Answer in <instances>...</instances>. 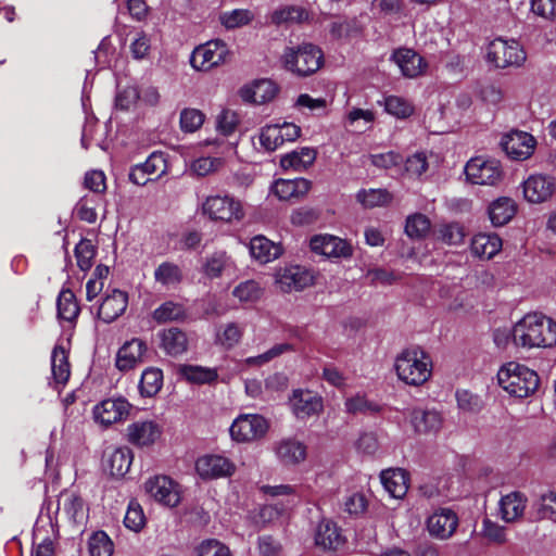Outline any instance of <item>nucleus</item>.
<instances>
[{
	"label": "nucleus",
	"mask_w": 556,
	"mask_h": 556,
	"mask_svg": "<svg viewBox=\"0 0 556 556\" xmlns=\"http://www.w3.org/2000/svg\"><path fill=\"white\" fill-rule=\"evenodd\" d=\"M129 403L122 397L103 400L93 409L94 419L108 427L125 419L129 413Z\"/></svg>",
	"instance_id": "17"
},
{
	"label": "nucleus",
	"mask_w": 556,
	"mask_h": 556,
	"mask_svg": "<svg viewBox=\"0 0 556 556\" xmlns=\"http://www.w3.org/2000/svg\"><path fill=\"white\" fill-rule=\"evenodd\" d=\"M132 458L134 455L129 447H117L108 455L104 468L113 477H123L129 471Z\"/></svg>",
	"instance_id": "32"
},
{
	"label": "nucleus",
	"mask_w": 556,
	"mask_h": 556,
	"mask_svg": "<svg viewBox=\"0 0 556 556\" xmlns=\"http://www.w3.org/2000/svg\"><path fill=\"white\" fill-rule=\"evenodd\" d=\"M51 370L54 383L65 384L71 376V366L68 363L67 352L61 346L56 345L51 355Z\"/></svg>",
	"instance_id": "38"
},
{
	"label": "nucleus",
	"mask_w": 556,
	"mask_h": 556,
	"mask_svg": "<svg viewBox=\"0 0 556 556\" xmlns=\"http://www.w3.org/2000/svg\"><path fill=\"white\" fill-rule=\"evenodd\" d=\"M268 421L258 414H242L231 424L229 432L236 442H251L263 438L268 430Z\"/></svg>",
	"instance_id": "11"
},
{
	"label": "nucleus",
	"mask_w": 556,
	"mask_h": 556,
	"mask_svg": "<svg viewBox=\"0 0 556 556\" xmlns=\"http://www.w3.org/2000/svg\"><path fill=\"white\" fill-rule=\"evenodd\" d=\"M438 233L440 240L451 245L460 244L465 237L464 229L458 224L443 225Z\"/></svg>",
	"instance_id": "59"
},
{
	"label": "nucleus",
	"mask_w": 556,
	"mask_h": 556,
	"mask_svg": "<svg viewBox=\"0 0 556 556\" xmlns=\"http://www.w3.org/2000/svg\"><path fill=\"white\" fill-rule=\"evenodd\" d=\"M278 93L277 85L270 79H257L252 84L244 86L240 90L243 101L264 104L275 99Z\"/></svg>",
	"instance_id": "24"
},
{
	"label": "nucleus",
	"mask_w": 556,
	"mask_h": 556,
	"mask_svg": "<svg viewBox=\"0 0 556 556\" xmlns=\"http://www.w3.org/2000/svg\"><path fill=\"white\" fill-rule=\"evenodd\" d=\"M232 295L241 303H254L262 298L263 288L255 280H245L235 287Z\"/></svg>",
	"instance_id": "44"
},
{
	"label": "nucleus",
	"mask_w": 556,
	"mask_h": 556,
	"mask_svg": "<svg viewBox=\"0 0 556 556\" xmlns=\"http://www.w3.org/2000/svg\"><path fill=\"white\" fill-rule=\"evenodd\" d=\"M143 170L148 173V176L154 179L159 178L166 172V161L161 153L153 152L144 163H142Z\"/></svg>",
	"instance_id": "61"
},
{
	"label": "nucleus",
	"mask_w": 556,
	"mask_h": 556,
	"mask_svg": "<svg viewBox=\"0 0 556 556\" xmlns=\"http://www.w3.org/2000/svg\"><path fill=\"white\" fill-rule=\"evenodd\" d=\"M282 62L289 72L300 77L316 73L324 64L323 51L313 43H303L298 48L288 47L282 54Z\"/></svg>",
	"instance_id": "4"
},
{
	"label": "nucleus",
	"mask_w": 556,
	"mask_h": 556,
	"mask_svg": "<svg viewBox=\"0 0 556 556\" xmlns=\"http://www.w3.org/2000/svg\"><path fill=\"white\" fill-rule=\"evenodd\" d=\"M292 410L299 419L318 415L323 410V400L308 390H295L290 399Z\"/></svg>",
	"instance_id": "22"
},
{
	"label": "nucleus",
	"mask_w": 556,
	"mask_h": 556,
	"mask_svg": "<svg viewBox=\"0 0 556 556\" xmlns=\"http://www.w3.org/2000/svg\"><path fill=\"white\" fill-rule=\"evenodd\" d=\"M59 509L74 522L81 523L87 517L83 498L74 492H64L60 495Z\"/></svg>",
	"instance_id": "37"
},
{
	"label": "nucleus",
	"mask_w": 556,
	"mask_h": 556,
	"mask_svg": "<svg viewBox=\"0 0 556 556\" xmlns=\"http://www.w3.org/2000/svg\"><path fill=\"white\" fill-rule=\"evenodd\" d=\"M523 197L530 203H543L556 192V178L547 174L530 175L522 184Z\"/></svg>",
	"instance_id": "13"
},
{
	"label": "nucleus",
	"mask_w": 556,
	"mask_h": 556,
	"mask_svg": "<svg viewBox=\"0 0 556 556\" xmlns=\"http://www.w3.org/2000/svg\"><path fill=\"white\" fill-rule=\"evenodd\" d=\"M276 281L285 292L300 291L313 283V275L304 267L290 266L277 274Z\"/></svg>",
	"instance_id": "23"
},
{
	"label": "nucleus",
	"mask_w": 556,
	"mask_h": 556,
	"mask_svg": "<svg viewBox=\"0 0 556 556\" xmlns=\"http://www.w3.org/2000/svg\"><path fill=\"white\" fill-rule=\"evenodd\" d=\"M513 340L527 349L551 348L556 344V323L541 313L527 314L514 326Z\"/></svg>",
	"instance_id": "1"
},
{
	"label": "nucleus",
	"mask_w": 556,
	"mask_h": 556,
	"mask_svg": "<svg viewBox=\"0 0 556 556\" xmlns=\"http://www.w3.org/2000/svg\"><path fill=\"white\" fill-rule=\"evenodd\" d=\"M275 454L283 465L293 466L305 460L307 450L303 442L288 438L276 443Z\"/></svg>",
	"instance_id": "25"
},
{
	"label": "nucleus",
	"mask_w": 556,
	"mask_h": 556,
	"mask_svg": "<svg viewBox=\"0 0 556 556\" xmlns=\"http://www.w3.org/2000/svg\"><path fill=\"white\" fill-rule=\"evenodd\" d=\"M541 518L556 520V492L542 495L539 504Z\"/></svg>",
	"instance_id": "64"
},
{
	"label": "nucleus",
	"mask_w": 556,
	"mask_h": 556,
	"mask_svg": "<svg viewBox=\"0 0 556 556\" xmlns=\"http://www.w3.org/2000/svg\"><path fill=\"white\" fill-rule=\"evenodd\" d=\"M146 523V517L142 507L136 501H130L124 518L126 528L134 532L140 531Z\"/></svg>",
	"instance_id": "56"
},
{
	"label": "nucleus",
	"mask_w": 556,
	"mask_h": 556,
	"mask_svg": "<svg viewBox=\"0 0 556 556\" xmlns=\"http://www.w3.org/2000/svg\"><path fill=\"white\" fill-rule=\"evenodd\" d=\"M384 490L394 498H403L408 490V476L404 469L391 468L380 475Z\"/></svg>",
	"instance_id": "29"
},
{
	"label": "nucleus",
	"mask_w": 556,
	"mask_h": 556,
	"mask_svg": "<svg viewBox=\"0 0 556 556\" xmlns=\"http://www.w3.org/2000/svg\"><path fill=\"white\" fill-rule=\"evenodd\" d=\"M410 422L417 433L435 434L442 428L443 419L438 410L415 408L410 414Z\"/></svg>",
	"instance_id": "26"
},
{
	"label": "nucleus",
	"mask_w": 556,
	"mask_h": 556,
	"mask_svg": "<svg viewBox=\"0 0 556 556\" xmlns=\"http://www.w3.org/2000/svg\"><path fill=\"white\" fill-rule=\"evenodd\" d=\"M501 146L510 159L525 161L533 154L536 140L526 131L514 130L502 137Z\"/></svg>",
	"instance_id": "14"
},
{
	"label": "nucleus",
	"mask_w": 556,
	"mask_h": 556,
	"mask_svg": "<svg viewBox=\"0 0 556 556\" xmlns=\"http://www.w3.org/2000/svg\"><path fill=\"white\" fill-rule=\"evenodd\" d=\"M251 256L262 264L276 260L281 254V247L263 236L254 237L250 242Z\"/></svg>",
	"instance_id": "35"
},
{
	"label": "nucleus",
	"mask_w": 556,
	"mask_h": 556,
	"mask_svg": "<svg viewBox=\"0 0 556 556\" xmlns=\"http://www.w3.org/2000/svg\"><path fill=\"white\" fill-rule=\"evenodd\" d=\"M357 200L366 207H375L388 204L391 194L384 189L362 190L357 193Z\"/></svg>",
	"instance_id": "55"
},
{
	"label": "nucleus",
	"mask_w": 556,
	"mask_h": 556,
	"mask_svg": "<svg viewBox=\"0 0 556 556\" xmlns=\"http://www.w3.org/2000/svg\"><path fill=\"white\" fill-rule=\"evenodd\" d=\"M88 549L90 556H112L114 544L105 532L98 531L89 538Z\"/></svg>",
	"instance_id": "46"
},
{
	"label": "nucleus",
	"mask_w": 556,
	"mask_h": 556,
	"mask_svg": "<svg viewBox=\"0 0 556 556\" xmlns=\"http://www.w3.org/2000/svg\"><path fill=\"white\" fill-rule=\"evenodd\" d=\"M178 374L192 383H212L216 381L218 374L215 368L198 365H179Z\"/></svg>",
	"instance_id": "40"
},
{
	"label": "nucleus",
	"mask_w": 556,
	"mask_h": 556,
	"mask_svg": "<svg viewBox=\"0 0 556 556\" xmlns=\"http://www.w3.org/2000/svg\"><path fill=\"white\" fill-rule=\"evenodd\" d=\"M163 386V371L156 367H149L143 370L139 383V391L143 396H154Z\"/></svg>",
	"instance_id": "42"
},
{
	"label": "nucleus",
	"mask_w": 556,
	"mask_h": 556,
	"mask_svg": "<svg viewBox=\"0 0 556 556\" xmlns=\"http://www.w3.org/2000/svg\"><path fill=\"white\" fill-rule=\"evenodd\" d=\"M147 344L140 339L125 342L117 351L115 366L119 371H128L143 362Z\"/></svg>",
	"instance_id": "20"
},
{
	"label": "nucleus",
	"mask_w": 556,
	"mask_h": 556,
	"mask_svg": "<svg viewBox=\"0 0 556 556\" xmlns=\"http://www.w3.org/2000/svg\"><path fill=\"white\" fill-rule=\"evenodd\" d=\"M184 315L185 311L180 304L167 301L154 309L153 319L159 324H164L178 320L182 318Z\"/></svg>",
	"instance_id": "50"
},
{
	"label": "nucleus",
	"mask_w": 556,
	"mask_h": 556,
	"mask_svg": "<svg viewBox=\"0 0 556 556\" xmlns=\"http://www.w3.org/2000/svg\"><path fill=\"white\" fill-rule=\"evenodd\" d=\"M127 305L128 294L125 291L113 289L106 292L102 299L98 309V317L102 321L110 324L124 314Z\"/></svg>",
	"instance_id": "19"
},
{
	"label": "nucleus",
	"mask_w": 556,
	"mask_h": 556,
	"mask_svg": "<svg viewBox=\"0 0 556 556\" xmlns=\"http://www.w3.org/2000/svg\"><path fill=\"white\" fill-rule=\"evenodd\" d=\"M197 554L198 556H231L229 548L214 539L203 541L198 546Z\"/></svg>",
	"instance_id": "60"
},
{
	"label": "nucleus",
	"mask_w": 556,
	"mask_h": 556,
	"mask_svg": "<svg viewBox=\"0 0 556 556\" xmlns=\"http://www.w3.org/2000/svg\"><path fill=\"white\" fill-rule=\"evenodd\" d=\"M311 181L305 178L278 179L271 190L280 200H298L303 198L311 189Z\"/></svg>",
	"instance_id": "28"
},
{
	"label": "nucleus",
	"mask_w": 556,
	"mask_h": 556,
	"mask_svg": "<svg viewBox=\"0 0 556 556\" xmlns=\"http://www.w3.org/2000/svg\"><path fill=\"white\" fill-rule=\"evenodd\" d=\"M486 56L498 68L520 66L526 61V52L518 41L501 37L489 43Z\"/></svg>",
	"instance_id": "6"
},
{
	"label": "nucleus",
	"mask_w": 556,
	"mask_h": 556,
	"mask_svg": "<svg viewBox=\"0 0 556 556\" xmlns=\"http://www.w3.org/2000/svg\"><path fill=\"white\" fill-rule=\"evenodd\" d=\"M195 470L202 479H219L230 477L236 470V465L222 455H204L195 462Z\"/></svg>",
	"instance_id": "15"
},
{
	"label": "nucleus",
	"mask_w": 556,
	"mask_h": 556,
	"mask_svg": "<svg viewBox=\"0 0 556 556\" xmlns=\"http://www.w3.org/2000/svg\"><path fill=\"white\" fill-rule=\"evenodd\" d=\"M205 121V114L193 108H186L180 112L179 124L184 132L199 130Z\"/></svg>",
	"instance_id": "49"
},
{
	"label": "nucleus",
	"mask_w": 556,
	"mask_h": 556,
	"mask_svg": "<svg viewBox=\"0 0 556 556\" xmlns=\"http://www.w3.org/2000/svg\"><path fill=\"white\" fill-rule=\"evenodd\" d=\"M384 109L389 114L397 118H406L414 112L413 104L406 99L397 96L387 97L384 99Z\"/></svg>",
	"instance_id": "53"
},
{
	"label": "nucleus",
	"mask_w": 556,
	"mask_h": 556,
	"mask_svg": "<svg viewBox=\"0 0 556 556\" xmlns=\"http://www.w3.org/2000/svg\"><path fill=\"white\" fill-rule=\"evenodd\" d=\"M473 255L490 260L496 255L502 249V240L495 233H478L470 244Z\"/></svg>",
	"instance_id": "33"
},
{
	"label": "nucleus",
	"mask_w": 556,
	"mask_h": 556,
	"mask_svg": "<svg viewBox=\"0 0 556 556\" xmlns=\"http://www.w3.org/2000/svg\"><path fill=\"white\" fill-rule=\"evenodd\" d=\"M243 334V328L236 323H229L222 327L217 334V342L226 349H231L237 345Z\"/></svg>",
	"instance_id": "52"
},
{
	"label": "nucleus",
	"mask_w": 556,
	"mask_h": 556,
	"mask_svg": "<svg viewBox=\"0 0 556 556\" xmlns=\"http://www.w3.org/2000/svg\"><path fill=\"white\" fill-rule=\"evenodd\" d=\"M154 279L162 286H176L182 279V271L178 265L170 262H164L155 268Z\"/></svg>",
	"instance_id": "43"
},
{
	"label": "nucleus",
	"mask_w": 556,
	"mask_h": 556,
	"mask_svg": "<svg viewBox=\"0 0 556 556\" xmlns=\"http://www.w3.org/2000/svg\"><path fill=\"white\" fill-rule=\"evenodd\" d=\"M527 498L520 492H510L500 501V516L506 522H513L522 517Z\"/></svg>",
	"instance_id": "30"
},
{
	"label": "nucleus",
	"mask_w": 556,
	"mask_h": 556,
	"mask_svg": "<svg viewBox=\"0 0 556 556\" xmlns=\"http://www.w3.org/2000/svg\"><path fill=\"white\" fill-rule=\"evenodd\" d=\"M466 178L469 182L480 186H495L503 178V168L500 161L476 156L465 166Z\"/></svg>",
	"instance_id": "7"
},
{
	"label": "nucleus",
	"mask_w": 556,
	"mask_h": 556,
	"mask_svg": "<svg viewBox=\"0 0 556 556\" xmlns=\"http://www.w3.org/2000/svg\"><path fill=\"white\" fill-rule=\"evenodd\" d=\"M301 136V127L294 123L269 124L261 128L260 147L266 152H274L285 142H293Z\"/></svg>",
	"instance_id": "8"
},
{
	"label": "nucleus",
	"mask_w": 556,
	"mask_h": 556,
	"mask_svg": "<svg viewBox=\"0 0 556 556\" xmlns=\"http://www.w3.org/2000/svg\"><path fill=\"white\" fill-rule=\"evenodd\" d=\"M313 252L327 257H349L352 247L345 240L331 235H316L309 240Z\"/></svg>",
	"instance_id": "16"
},
{
	"label": "nucleus",
	"mask_w": 556,
	"mask_h": 556,
	"mask_svg": "<svg viewBox=\"0 0 556 556\" xmlns=\"http://www.w3.org/2000/svg\"><path fill=\"white\" fill-rule=\"evenodd\" d=\"M161 434L162 428L154 420H138L127 427L128 441L139 447L154 444Z\"/></svg>",
	"instance_id": "18"
},
{
	"label": "nucleus",
	"mask_w": 556,
	"mask_h": 556,
	"mask_svg": "<svg viewBox=\"0 0 556 556\" xmlns=\"http://www.w3.org/2000/svg\"><path fill=\"white\" fill-rule=\"evenodd\" d=\"M430 220L422 214L408 216L405 225V232L410 238H424L430 230Z\"/></svg>",
	"instance_id": "54"
},
{
	"label": "nucleus",
	"mask_w": 556,
	"mask_h": 556,
	"mask_svg": "<svg viewBox=\"0 0 556 556\" xmlns=\"http://www.w3.org/2000/svg\"><path fill=\"white\" fill-rule=\"evenodd\" d=\"M531 11L545 20H555L556 0H531Z\"/></svg>",
	"instance_id": "63"
},
{
	"label": "nucleus",
	"mask_w": 556,
	"mask_h": 556,
	"mask_svg": "<svg viewBox=\"0 0 556 556\" xmlns=\"http://www.w3.org/2000/svg\"><path fill=\"white\" fill-rule=\"evenodd\" d=\"M202 213L213 222L225 224L239 223L245 216L242 202L227 193L208 195L202 203Z\"/></svg>",
	"instance_id": "5"
},
{
	"label": "nucleus",
	"mask_w": 556,
	"mask_h": 556,
	"mask_svg": "<svg viewBox=\"0 0 556 556\" xmlns=\"http://www.w3.org/2000/svg\"><path fill=\"white\" fill-rule=\"evenodd\" d=\"M308 18V13L301 7L290 5L280 8L273 12L271 22L274 24L302 23Z\"/></svg>",
	"instance_id": "45"
},
{
	"label": "nucleus",
	"mask_w": 556,
	"mask_h": 556,
	"mask_svg": "<svg viewBox=\"0 0 556 556\" xmlns=\"http://www.w3.org/2000/svg\"><path fill=\"white\" fill-rule=\"evenodd\" d=\"M97 254L94 244L89 239H81L75 247V257L77 266L83 271L92 267L93 258Z\"/></svg>",
	"instance_id": "47"
},
{
	"label": "nucleus",
	"mask_w": 556,
	"mask_h": 556,
	"mask_svg": "<svg viewBox=\"0 0 556 556\" xmlns=\"http://www.w3.org/2000/svg\"><path fill=\"white\" fill-rule=\"evenodd\" d=\"M252 20V12L245 9H236L232 11L223 12L219 15L220 24L227 29L244 26Z\"/></svg>",
	"instance_id": "48"
},
{
	"label": "nucleus",
	"mask_w": 556,
	"mask_h": 556,
	"mask_svg": "<svg viewBox=\"0 0 556 556\" xmlns=\"http://www.w3.org/2000/svg\"><path fill=\"white\" fill-rule=\"evenodd\" d=\"M58 317L62 320L73 323L79 315V305L76 302L75 294L70 289H63L56 301Z\"/></svg>",
	"instance_id": "41"
},
{
	"label": "nucleus",
	"mask_w": 556,
	"mask_h": 556,
	"mask_svg": "<svg viewBox=\"0 0 556 556\" xmlns=\"http://www.w3.org/2000/svg\"><path fill=\"white\" fill-rule=\"evenodd\" d=\"M517 206L513 199L502 197L493 201L489 206L491 223L498 227L507 224L516 214Z\"/></svg>",
	"instance_id": "36"
},
{
	"label": "nucleus",
	"mask_w": 556,
	"mask_h": 556,
	"mask_svg": "<svg viewBox=\"0 0 556 556\" xmlns=\"http://www.w3.org/2000/svg\"><path fill=\"white\" fill-rule=\"evenodd\" d=\"M316 155L317 152L315 149L303 147L281 156L280 165L285 169L303 172L306 170L315 162Z\"/></svg>",
	"instance_id": "34"
},
{
	"label": "nucleus",
	"mask_w": 556,
	"mask_h": 556,
	"mask_svg": "<svg viewBox=\"0 0 556 556\" xmlns=\"http://www.w3.org/2000/svg\"><path fill=\"white\" fill-rule=\"evenodd\" d=\"M344 511L350 515L358 516L367 508V500L361 492L349 494L343 502Z\"/></svg>",
	"instance_id": "62"
},
{
	"label": "nucleus",
	"mask_w": 556,
	"mask_h": 556,
	"mask_svg": "<svg viewBox=\"0 0 556 556\" xmlns=\"http://www.w3.org/2000/svg\"><path fill=\"white\" fill-rule=\"evenodd\" d=\"M146 492L159 504L174 508L181 502V486L167 476H154L144 482Z\"/></svg>",
	"instance_id": "9"
},
{
	"label": "nucleus",
	"mask_w": 556,
	"mask_h": 556,
	"mask_svg": "<svg viewBox=\"0 0 556 556\" xmlns=\"http://www.w3.org/2000/svg\"><path fill=\"white\" fill-rule=\"evenodd\" d=\"M391 60L397 65L402 75L407 78H416L427 70V62L421 55L412 49H397Z\"/></svg>",
	"instance_id": "21"
},
{
	"label": "nucleus",
	"mask_w": 556,
	"mask_h": 556,
	"mask_svg": "<svg viewBox=\"0 0 556 556\" xmlns=\"http://www.w3.org/2000/svg\"><path fill=\"white\" fill-rule=\"evenodd\" d=\"M431 359L419 348L404 350L395 359V370L400 380L409 386H421L431 376Z\"/></svg>",
	"instance_id": "3"
},
{
	"label": "nucleus",
	"mask_w": 556,
	"mask_h": 556,
	"mask_svg": "<svg viewBox=\"0 0 556 556\" xmlns=\"http://www.w3.org/2000/svg\"><path fill=\"white\" fill-rule=\"evenodd\" d=\"M457 514L448 507H439L430 514L426 520L429 535L440 541H446L453 536L458 528Z\"/></svg>",
	"instance_id": "12"
},
{
	"label": "nucleus",
	"mask_w": 556,
	"mask_h": 556,
	"mask_svg": "<svg viewBox=\"0 0 556 556\" xmlns=\"http://www.w3.org/2000/svg\"><path fill=\"white\" fill-rule=\"evenodd\" d=\"M161 342L163 350L173 356L185 353L188 348L187 337L178 328L164 330L161 334Z\"/></svg>",
	"instance_id": "39"
},
{
	"label": "nucleus",
	"mask_w": 556,
	"mask_h": 556,
	"mask_svg": "<svg viewBox=\"0 0 556 556\" xmlns=\"http://www.w3.org/2000/svg\"><path fill=\"white\" fill-rule=\"evenodd\" d=\"M343 536L341 535L337 525L330 519H323L316 529L315 543L325 549H337L343 544Z\"/></svg>",
	"instance_id": "31"
},
{
	"label": "nucleus",
	"mask_w": 556,
	"mask_h": 556,
	"mask_svg": "<svg viewBox=\"0 0 556 556\" xmlns=\"http://www.w3.org/2000/svg\"><path fill=\"white\" fill-rule=\"evenodd\" d=\"M228 53L227 45L223 40H211L192 51L190 64L195 71L207 72L223 64Z\"/></svg>",
	"instance_id": "10"
},
{
	"label": "nucleus",
	"mask_w": 556,
	"mask_h": 556,
	"mask_svg": "<svg viewBox=\"0 0 556 556\" xmlns=\"http://www.w3.org/2000/svg\"><path fill=\"white\" fill-rule=\"evenodd\" d=\"M293 351V346L289 343H279L274 345L271 349L257 356L248 357L245 364L249 366H262L279 355Z\"/></svg>",
	"instance_id": "57"
},
{
	"label": "nucleus",
	"mask_w": 556,
	"mask_h": 556,
	"mask_svg": "<svg viewBox=\"0 0 556 556\" xmlns=\"http://www.w3.org/2000/svg\"><path fill=\"white\" fill-rule=\"evenodd\" d=\"M236 270L235 261L225 251H216L205 258L202 271L210 279L231 275Z\"/></svg>",
	"instance_id": "27"
},
{
	"label": "nucleus",
	"mask_w": 556,
	"mask_h": 556,
	"mask_svg": "<svg viewBox=\"0 0 556 556\" xmlns=\"http://www.w3.org/2000/svg\"><path fill=\"white\" fill-rule=\"evenodd\" d=\"M240 123L239 115L237 112L224 109L215 121L216 131L223 136H231L238 128Z\"/></svg>",
	"instance_id": "51"
},
{
	"label": "nucleus",
	"mask_w": 556,
	"mask_h": 556,
	"mask_svg": "<svg viewBox=\"0 0 556 556\" xmlns=\"http://www.w3.org/2000/svg\"><path fill=\"white\" fill-rule=\"evenodd\" d=\"M498 384L510 395L523 399L539 387V376L525 365L510 362L497 372Z\"/></svg>",
	"instance_id": "2"
},
{
	"label": "nucleus",
	"mask_w": 556,
	"mask_h": 556,
	"mask_svg": "<svg viewBox=\"0 0 556 556\" xmlns=\"http://www.w3.org/2000/svg\"><path fill=\"white\" fill-rule=\"evenodd\" d=\"M345 408L351 414H367L379 412V406L368 401L364 395L356 394L346 399Z\"/></svg>",
	"instance_id": "58"
}]
</instances>
